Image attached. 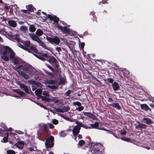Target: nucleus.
<instances>
[{
  "label": "nucleus",
  "instance_id": "obj_5",
  "mask_svg": "<svg viewBox=\"0 0 154 154\" xmlns=\"http://www.w3.org/2000/svg\"><path fill=\"white\" fill-rule=\"evenodd\" d=\"M53 140L54 137L52 136H51L47 139L45 143L46 146L47 147L51 148L53 146Z\"/></svg>",
  "mask_w": 154,
  "mask_h": 154
},
{
  "label": "nucleus",
  "instance_id": "obj_62",
  "mask_svg": "<svg viewBox=\"0 0 154 154\" xmlns=\"http://www.w3.org/2000/svg\"><path fill=\"white\" fill-rule=\"evenodd\" d=\"M58 103H60L61 104H63V103L62 100L58 99Z\"/></svg>",
  "mask_w": 154,
  "mask_h": 154
},
{
  "label": "nucleus",
  "instance_id": "obj_40",
  "mask_svg": "<svg viewBox=\"0 0 154 154\" xmlns=\"http://www.w3.org/2000/svg\"><path fill=\"white\" fill-rule=\"evenodd\" d=\"M18 46L19 47L23 49L24 50L29 52V49L28 48L24 47L23 45L19 44Z\"/></svg>",
  "mask_w": 154,
  "mask_h": 154
},
{
  "label": "nucleus",
  "instance_id": "obj_27",
  "mask_svg": "<svg viewBox=\"0 0 154 154\" xmlns=\"http://www.w3.org/2000/svg\"><path fill=\"white\" fill-rule=\"evenodd\" d=\"M35 94L37 96H39L42 93V90L41 89H37L35 91Z\"/></svg>",
  "mask_w": 154,
  "mask_h": 154
},
{
  "label": "nucleus",
  "instance_id": "obj_21",
  "mask_svg": "<svg viewBox=\"0 0 154 154\" xmlns=\"http://www.w3.org/2000/svg\"><path fill=\"white\" fill-rule=\"evenodd\" d=\"M15 146H17L19 148L22 149L23 147L24 143L23 142H18Z\"/></svg>",
  "mask_w": 154,
  "mask_h": 154
},
{
  "label": "nucleus",
  "instance_id": "obj_15",
  "mask_svg": "<svg viewBox=\"0 0 154 154\" xmlns=\"http://www.w3.org/2000/svg\"><path fill=\"white\" fill-rule=\"evenodd\" d=\"M112 86L113 89L115 91H116L120 88L119 84L116 82H115L112 84Z\"/></svg>",
  "mask_w": 154,
  "mask_h": 154
},
{
  "label": "nucleus",
  "instance_id": "obj_9",
  "mask_svg": "<svg viewBox=\"0 0 154 154\" xmlns=\"http://www.w3.org/2000/svg\"><path fill=\"white\" fill-rule=\"evenodd\" d=\"M47 40L52 44L57 45L58 43V39L57 38H51L47 37Z\"/></svg>",
  "mask_w": 154,
  "mask_h": 154
},
{
  "label": "nucleus",
  "instance_id": "obj_6",
  "mask_svg": "<svg viewBox=\"0 0 154 154\" xmlns=\"http://www.w3.org/2000/svg\"><path fill=\"white\" fill-rule=\"evenodd\" d=\"M58 29H60L61 30L63 33H68L69 34L71 35L73 34L72 32H70V29L69 28H68L66 26H61L58 25Z\"/></svg>",
  "mask_w": 154,
  "mask_h": 154
},
{
  "label": "nucleus",
  "instance_id": "obj_24",
  "mask_svg": "<svg viewBox=\"0 0 154 154\" xmlns=\"http://www.w3.org/2000/svg\"><path fill=\"white\" fill-rule=\"evenodd\" d=\"M36 34L38 36H41L43 34V32L40 29H38L35 32Z\"/></svg>",
  "mask_w": 154,
  "mask_h": 154
},
{
  "label": "nucleus",
  "instance_id": "obj_60",
  "mask_svg": "<svg viewBox=\"0 0 154 154\" xmlns=\"http://www.w3.org/2000/svg\"><path fill=\"white\" fill-rule=\"evenodd\" d=\"M47 86L48 87H49L51 88H52V89H54L55 88V87L54 86H49V85H48Z\"/></svg>",
  "mask_w": 154,
  "mask_h": 154
},
{
  "label": "nucleus",
  "instance_id": "obj_41",
  "mask_svg": "<svg viewBox=\"0 0 154 154\" xmlns=\"http://www.w3.org/2000/svg\"><path fill=\"white\" fill-rule=\"evenodd\" d=\"M71 92V91L70 90H68L65 93V94L67 96H69Z\"/></svg>",
  "mask_w": 154,
  "mask_h": 154
},
{
  "label": "nucleus",
  "instance_id": "obj_48",
  "mask_svg": "<svg viewBox=\"0 0 154 154\" xmlns=\"http://www.w3.org/2000/svg\"><path fill=\"white\" fill-rule=\"evenodd\" d=\"M90 15L92 16L93 17L96 16L95 15V13L94 11L91 12L90 13Z\"/></svg>",
  "mask_w": 154,
  "mask_h": 154
},
{
  "label": "nucleus",
  "instance_id": "obj_19",
  "mask_svg": "<svg viewBox=\"0 0 154 154\" xmlns=\"http://www.w3.org/2000/svg\"><path fill=\"white\" fill-rule=\"evenodd\" d=\"M9 25L13 27H15L16 26L17 23L15 21L13 20H10L8 21Z\"/></svg>",
  "mask_w": 154,
  "mask_h": 154
},
{
  "label": "nucleus",
  "instance_id": "obj_49",
  "mask_svg": "<svg viewBox=\"0 0 154 154\" xmlns=\"http://www.w3.org/2000/svg\"><path fill=\"white\" fill-rule=\"evenodd\" d=\"M127 133V132L125 131H124L120 132V134L122 135H125Z\"/></svg>",
  "mask_w": 154,
  "mask_h": 154
},
{
  "label": "nucleus",
  "instance_id": "obj_14",
  "mask_svg": "<svg viewBox=\"0 0 154 154\" xmlns=\"http://www.w3.org/2000/svg\"><path fill=\"white\" fill-rule=\"evenodd\" d=\"M109 105L116 108L118 110H120L121 109V107L119 104L118 103H113L110 104Z\"/></svg>",
  "mask_w": 154,
  "mask_h": 154
},
{
  "label": "nucleus",
  "instance_id": "obj_43",
  "mask_svg": "<svg viewBox=\"0 0 154 154\" xmlns=\"http://www.w3.org/2000/svg\"><path fill=\"white\" fill-rule=\"evenodd\" d=\"M107 80L110 83H113L114 81V80L110 78H108Z\"/></svg>",
  "mask_w": 154,
  "mask_h": 154
},
{
  "label": "nucleus",
  "instance_id": "obj_56",
  "mask_svg": "<svg viewBox=\"0 0 154 154\" xmlns=\"http://www.w3.org/2000/svg\"><path fill=\"white\" fill-rule=\"evenodd\" d=\"M18 93L21 95H23L24 94V93L21 91H19Z\"/></svg>",
  "mask_w": 154,
  "mask_h": 154
},
{
  "label": "nucleus",
  "instance_id": "obj_59",
  "mask_svg": "<svg viewBox=\"0 0 154 154\" xmlns=\"http://www.w3.org/2000/svg\"><path fill=\"white\" fill-rule=\"evenodd\" d=\"M58 116H61L62 117L64 118V119H65L64 116L63 114H61L60 113H58Z\"/></svg>",
  "mask_w": 154,
  "mask_h": 154
},
{
  "label": "nucleus",
  "instance_id": "obj_12",
  "mask_svg": "<svg viewBox=\"0 0 154 154\" xmlns=\"http://www.w3.org/2000/svg\"><path fill=\"white\" fill-rule=\"evenodd\" d=\"M69 109V108L68 106H63L61 109L58 108V112H67Z\"/></svg>",
  "mask_w": 154,
  "mask_h": 154
},
{
  "label": "nucleus",
  "instance_id": "obj_55",
  "mask_svg": "<svg viewBox=\"0 0 154 154\" xmlns=\"http://www.w3.org/2000/svg\"><path fill=\"white\" fill-rule=\"evenodd\" d=\"M93 21H95L96 23H97V18L96 16L93 17Z\"/></svg>",
  "mask_w": 154,
  "mask_h": 154
},
{
  "label": "nucleus",
  "instance_id": "obj_30",
  "mask_svg": "<svg viewBox=\"0 0 154 154\" xmlns=\"http://www.w3.org/2000/svg\"><path fill=\"white\" fill-rule=\"evenodd\" d=\"M61 137H64L66 135V134L65 132L64 131H61L59 134Z\"/></svg>",
  "mask_w": 154,
  "mask_h": 154
},
{
  "label": "nucleus",
  "instance_id": "obj_58",
  "mask_svg": "<svg viewBox=\"0 0 154 154\" xmlns=\"http://www.w3.org/2000/svg\"><path fill=\"white\" fill-rule=\"evenodd\" d=\"M14 63H18V60L17 58H14Z\"/></svg>",
  "mask_w": 154,
  "mask_h": 154
},
{
  "label": "nucleus",
  "instance_id": "obj_32",
  "mask_svg": "<svg viewBox=\"0 0 154 154\" xmlns=\"http://www.w3.org/2000/svg\"><path fill=\"white\" fill-rule=\"evenodd\" d=\"M30 49L32 52L37 53V50L35 47L31 46L30 48Z\"/></svg>",
  "mask_w": 154,
  "mask_h": 154
},
{
  "label": "nucleus",
  "instance_id": "obj_52",
  "mask_svg": "<svg viewBox=\"0 0 154 154\" xmlns=\"http://www.w3.org/2000/svg\"><path fill=\"white\" fill-rule=\"evenodd\" d=\"M48 125L51 129H52L54 128V126L51 124L49 123L48 124Z\"/></svg>",
  "mask_w": 154,
  "mask_h": 154
},
{
  "label": "nucleus",
  "instance_id": "obj_23",
  "mask_svg": "<svg viewBox=\"0 0 154 154\" xmlns=\"http://www.w3.org/2000/svg\"><path fill=\"white\" fill-rule=\"evenodd\" d=\"M121 139L122 140L127 142H131V139L129 138L126 137H122Z\"/></svg>",
  "mask_w": 154,
  "mask_h": 154
},
{
  "label": "nucleus",
  "instance_id": "obj_10",
  "mask_svg": "<svg viewBox=\"0 0 154 154\" xmlns=\"http://www.w3.org/2000/svg\"><path fill=\"white\" fill-rule=\"evenodd\" d=\"M147 127V125L139 122L138 125L136 126L135 128L139 130H142L143 129H146Z\"/></svg>",
  "mask_w": 154,
  "mask_h": 154
},
{
  "label": "nucleus",
  "instance_id": "obj_17",
  "mask_svg": "<svg viewBox=\"0 0 154 154\" xmlns=\"http://www.w3.org/2000/svg\"><path fill=\"white\" fill-rule=\"evenodd\" d=\"M140 107L142 109L146 111H147L149 109L150 110V109L148 106V105L146 104H141Z\"/></svg>",
  "mask_w": 154,
  "mask_h": 154
},
{
  "label": "nucleus",
  "instance_id": "obj_44",
  "mask_svg": "<svg viewBox=\"0 0 154 154\" xmlns=\"http://www.w3.org/2000/svg\"><path fill=\"white\" fill-rule=\"evenodd\" d=\"M107 101L108 102H113L114 101L112 98L109 97L108 98Z\"/></svg>",
  "mask_w": 154,
  "mask_h": 154
},
{
  "label": "nucleus",
  "instance_id": "obj_50",
  "mask_svg": "<svg viewBox=\"0 0 154 154\" xmlns=\"http://www.w3.org/2000/svg\"><path fill=\"white\" fill-rule=\"evenodd\" d=\"M29 68H24L23 69V71L24 72H26V73H27V72L29 71Z\"/></svg>",
  "mask_w": 154,
  "mask_h": 154
},
{
  "label": "nucleus",
  "instance_id": "obj_28",
  "mask_svg": "<svg viewBox=\"0 0 154 154\" xmlns=\"http://www.w3.org/2000/svg\"><path fill=\"white\" fill-rule=\"evenodd\" d=\"M41 98L43 100L48 102L52 100V99L51 98H50L49 97H45L42 96L41 97Z\"/></svg>",
  "mask_w": 154,
  "mask_h": 154
},
{
  "label": "nucleus",
  "instance_id": "obj_51",
  "mask_svg": "<svg viewBox=\"0 0 154 154\" xmlns=\"http://www.w3.org/2000/svg\"><path fill=\"white\" fill-rule=\"evenodd\" d=\"M108 0H102L101 1V3L103 4H106L107 3V1ZM101 2H100L99 3V4H100Z\"/></svg>",
  "mask_w": 154,
  "mask_h": 154
},
{
  "label": "nucleus",
  "instance_id": "obj_37",
  "mask_svg": "<svg viewBox=\"0 0 154 154\" xmlns=\"http://www.w3.org/2000/svg\"><path fill=\"white\" fill-rule=\"evenodd\" d=\"M84 109V107L81 105V106H79V107L78 108H76V109L79 111H81L83 110Z\"/></svg>",
  "mask_w": 154,
  "mask_h": 154
},
{
  "label": "nucleus",
  "instance_id": "obj_20",
  "mask_svg": "<svg viewBox=\"0 0 154 154\" xmlns=\"http://www.w3.org/2000/svg\"><path fill=\"white\" fill-rule=\"evenodd\" d=\"M90 125L92 127V128L99 129V128H101L100 127H99V124L98 122H95L94 124H90Z\"/></svg>",
  "mask_w": 154,
  "mask_h": 154
},
{
  "label": "nucleus",
  "instance_id": "obj_4",
  "mask_svg": "<svg viewBox=\"0 0 154 154\" xmlns=\"http://www.w3.org/2000/svg\"><path fill=\"white\" fill-rule=\"evenodd\" d=\"M29 35L33 40L37 42L41 46H44V42H42L34 33H30L29 34Z\"/></svg>",
  "mask_w": 154,
  "mask_h": 154
},
{
  "label": "nucleus",
  "instance_id": "obj_26",
  "mask_svg": "<svg viewBox=\"0 0 154 154\" xmlns=\"http://www.w3.org/2000/svg\"><path fill=\"white\" fill-rule=\"evenodd\" d=\"M29 29V31L32 32H34L36 30V28L32 25L30 26Z\"/></svg>",
  "mask_w": 154,
  "mask_h": 154
},
{
  "label": "nucleus",
  "instance_id": "obj_42",
  "mask_svg": "<svg viewBox=\"0 0 154 154\" xmlns=\"http://www.w3.org/2000/svg\"><path fill=\"white\" fill-rule=\"evenodd\" d=\"M112 134L114 137L117 139H119L120 138L118 134H116L114 132Z\"/></svg>",
  "mask_w": 154,
  "mask_h": 154
},
{
  "label": "nucleus",
  "instance_id": "obj_39",
  "mask_svg": "<svg viewBox=\"0 0 154 154\" xmlns=\"http://www.w3.org/2000/svg\"><path fill=\"white\" fill-rule=\"evenodd\" d=\"M120 74L119 75L120 79H123L124 77V73L123 72L121 71L120 72Z\"/></svg>",
  "mask_w": 154,
  "mask_h": 154
},
{
  "label": "nucleus",
  "instance_id": "obj_25",
  "mask_svg": "<svg viewBox=\"0 0 154 154\" xmlns=\"http://www.w3.org/2000/svg\"><path fill=\"white\" fill-rule=\"evenodd\" d=\"M75 123L77 125L76 126H78L79 128H81L80 127H84V125L82 124L81 122L77 120L75 122Z\"/></svg>",
  "mask_w": 154,
  "mask_h": 154
},
{
  "label": "nucleus",
  "instance_id": "obj_35",
  "mask_svg": "<svg viewBox=\"0 0 154 154\" xmlns=\"http://www.w3.org/2000/svg\"><path fill=\"white\" fill-rule=\"evenodd\" d=\"M85 143V142L83 140H80L79 141V144L80 146H83Z\"/></svg>",
  "mask_w": 154,
  "mask_h": 154
},
{
  "label": "nucleus",
  "instance_id": "obj_53",
  "mask_svg": "<svg viewBox=\"0 0 154 154\" xmlns=\"http://www.w3.org/2000/svg\"><path fill=\"white\" fill-rule=\"evenodd\" d=\"M16 37L15 38V40L17 41V42H19L20 41V39L19 38L17 37L18 36V35H16Z\"/></svg>",
  "mask_w": 154,
  "mask_h": 154
},
{
  "label": "nucleus",
  "instance_id": "obj_8",
  "mask_svg": "<svg viewBox=\"0 0 154 154\" xmlns=\"http://www.w3.org/2000/svg\"><path fill=\"white\" fill-rule=\"evenodd\" d=\"M83 114L85 116L88 117L93 120H95L97 118L91 112H83Z\"/></svg>",
  "mask_w": 154,
  "mask_h": 154
},
{
  "label": "nucleus",
  "instance_id": "obj_18",
  "mask_svg": "<svg viewBox=\"0 0 154 154\" xmlns=\"http://www.w3.org/2000/svg\"><path fill=\"white\" fill-rule=\"evenodd\" d=\"M71 58L75 62H77L78 63L77 61V59H79L78 57L77 56L76 54L75 53H72V55L71 56Z\"/></svg>",
  "mask_w": 154,
  "mask_h": 154
},
{
  "label": "nucleus",
  "instance_id": "obj_34",
  "mask_svg": "<svg viewBox=\"0 0 154 154\" xmlns=\"http://www.w3.org/2000/svg\"><path fill=\"white\" fill-rule=\"evenodd\" d=\"M20 30L22 31H25L28 30L27 28L24 26H21L20 28Z\"/></svg>",
  "mask_w": 154,
  "mask_h": 154
},
{
  "label": "nucleus",
  "instance_id": "obj_63",
  "mask_svg": "<svg viewBox=\"0 0 154 154\" xmlns=\"http://www.w3.org/2000/svg\"><path fill=\"white\" fill-rule=\"evenodd\" d=\"M150 106L153 108H154V104H149Z\"/></svg>",
  "mask_w": 154,
  "mask_h": 154
},
{
  "label": "nucleus",
  "instance_id": "obj_64",
  "mask_svg": "<svg viewBox=\"0 0 154 154\" xmlns=\"http://www.w3.org/2000/svg\"><path fill=\"white\" fill-rule=\"evenodd\" d=\"M39 59H40L41 60H42L43 61L45 60V59H44V58H43L41 57H39Z\"/></svg>",
  "mask_w": 154,
  "mask_h": 154
},
{
  "label": "nucleus",
  "instance_id": "obj_31",
  "mask_svg": "<svg viewBox=\"0 0 154 154\" xmlns=\"http://www.w3.org/2000/svg\"><path fill=\"white\" fill-rule=\"evenodd\" d=\"M26 8L29 11H32L33 10L34 8L31 5H29L26 6Z\"/></svg>",
  "mask_w": 154,
  "mask_h": 154
},
{
  "label": "nucleus",
  "instance_id": "obj_36",
  "mask_svg": "<svg viewBox=\"0 0 154 154\" xmlns=\"http://www.w3.org/2000/svg\"><path fill=\"white\" fill-rule=\"evenodd\" d=\"M73 104L74 106H80L81 105V103L79 101L73 102Z\"/></svg>",
  "mask_w": 154,
  "mask_h": 154
},
{
  "label": "nucleus",
  "instance_id": "obj_38",
  "mask_svg": "<svg viewBox=\"0 0 154 154\" xmlns=\"http://www.w3.org/2000/svg\"><path fill=\"white\" fill-rule=\"evenodd\" d=\"M7 154H14L15 152L12 150H8L7 152Z\"/></svg>",
  "mask_w": 154,
  "mask_h": 154
},
{
  "label": "nucleus",
  "instance_id": "obj_7",
  "mask_svg": "<svg viewBox=\"0 0 154 154\" xmlns=\"http://www.w3.org/2000/svg\"><path fill=\"white\" fill-rule=\"evenodd\" d=\"M80 129L81 128H79L78 126H75L72 130L73 134L75 137V138H76L77 136L79 133Z\"/></svg>",
  "mask_w": 154,
  "mask_h": 154
},
{
  "label": "nucleus",
  "instance_id": "obj_45",
  "mask_svg": "<svg viewBox=\"0 0 154 154\" xmlns=\"http://www.w3.org/2000/svg\"><path fill=\"white\" fill-rule=\"evenodd\" d=\"M43 94L45 96H48V92L47 91H44L43 92Z\"/></svg>",
  "mask_w": 154,
  "mask_h": 154
},
{
  "label": "nucleus",
  "instance_id": "obj_47",
  "mask_svg": "<svg viewBox=\"0 0 154 154\" xmlns=\"http://www.w3.org/2000/svg\"><path fill=\"white\" fill-rule=\"evenodd\" d=\"M52 123L54 125H57L58 123V121L57 120L54 119L52 120Z\"/></svg>",
  "mask_w": 154,
  "mask_h": 154
},
{
  "label": "nucleus",
  "instance_id": "obj_33",
  "mask_svg": "<svg viewBox=\"0 0 154 154\" xmlns=\"http://www.w3.org/2000/svg\"><path fill=\"white\" fill-rule=\"evenodd\" d=\"M99 129L104 130L107 131L109 132L110 134H113L114 132H113L112 130H107L106 129L102 127L101 128H99Z\"/></svg>",
  "mask_w": 154,
  "mask_h": 154
},
{
  "label": "nucleus",
  "instance_id": "obj_57",
  "mask_svg": "<svg viewBox=\"0 0 154 154\" xmlns=\"http://www.w3.org/2000/svg\"><path fill=\"white\" fill-rule=\"evenodd\" d=\"M30 82L32 84H37L36 82L33 80H31Z\"/></svg>",
  "mask_w": 154,
  "mask_h": 154
},
{
  "label": "nucleus",
  "instance_id": "obj_3",
  "mask_svg": "<svg viewBox=\"0 0 154 154\" xmlns=\"http://www.w3.org/2000/svg\"><path fill=\"white\" fill-rule=\"evenodd\" d=\"M58 74H59L60 79L58 82V88L61 85H64L67 83L66 76L63 74L61 73L60 69L58 68Z\"/></svg>",
  "mask_w": 154,
  "mask_h": 154
},
{
  "label": "nucleus",
  "instance_id": "obj_1",
  "mask_svg": "<svg viewBox=\"0 0 154 154\" xmlns=\"http://www.w3.org/2000/svg\"><path fill=\"white\" fill-rule=\"evenodd\" d=\"M88 151L93 154H103L104 149L102 145L100 143H89Z\"/></svg>",
  "mask_w": 154,
  "mask_h": 154
},
{
  "label": "nucleus",
  "instance_id": "obj_54",
  "mask_svg": "<svg viewBox=\"0 0 154 154\" xmlns=\"http://www.w3.org/2000/svg\"><path fill=\"white\" fill-rule=\"evenodd\" d=\"M85 45V43L83 42H82L81 43V46L82 48H84Z\"/></svg>",
  "mask_w": 154,
  "mask_h": 154
},
{
  "label": "nucleus",
  "instance_id": "obj_16",
  "mask_svg": "<svg viewBox=\"0 0 154 154\" xmlns=\"http://www.w3.org/2000/svg\"><path fill=\"white\" fill-rule=\"evenodd\" d=\"M143 120L144 123L148 125H151L153 123V121L151 119L147 118H144Z\"/></svg>",
  "mask_w": 154,
  "mask_h": 154
},
{
  "label": "nucleus",
  "instance_id": "obj_61",
  "mask_svg": "<svg viewBox=\"0 0 154 154\" xmlns=\"http://www.w3.org/2000/svg\"><path fill=\"white\" fill-rule=\"evenodd\" d=\"M78 137L79 139H81L82 138V135L80 134H78Z\"/></svg>",
  "mask_w": 154,
  "mask_h": 154
},
{
  "label": "nucleus",
  "instance_id": "obj_29",
  "mask_svg": "<svg viewBox=\"0 0 154 154\" xmlns=\"http://www.w3.org/2000/svg\"><path fill=\"white\" fill-rule=\"evenodd\" d=\"M6 137H5L3 138V140L2 142L4 143H6L8 141V134L7 133L6 134Z\"/></svg>",
  "mask_w": 154,
  "mask_h": 154
},
{
  "label": "nucleus",
  "instance_id": "obj_13",
  "mask_svg": "<svg viewBox=\"0 0 154 154\" xmlns=\"http://www.w3.org/2000/svg\"><path fill=\"white\" fill-rule=\"evenodd\" d=\"M18 71V72L19 74L21 75L22 76L26 79H29L30 77L32 76V75L30 73L29 74V75H28L27 74H25L24 72H23L21 71Z\"/></svg>",
  "mask_w": 154,
  "mask_h": 154
},
{
  "label": "nucleus",
  "instance_id": "obj_11",
  "mask_svg": "<svg viewBox=\"0 0 154 154\" xmlns=\"http://www.w3.org/2000/svg\"><path fill=\"white\" fill-rule=\"evenodd\" d=\"M75 44V42L73 41H71L69 42H66V45L71 51H72L74 46Z\"/></svg>",
  "mask_w": 154,
  "mask_h": 154
},
{
  "label": "nucleus",
  "instance_id": "obj_46",
  "mask_svg": "<svg viewBox=\"0 0 154 154\" xmlns=\"http://www.w3.org/2000/svg\"><path fill=\"white\" fill-rule=\"evenodd\" d=\"M25 45L27 47H29L30 45V43L29 42H26L25 43Z\"/></svg>",
  "mask_w": 154,
  "mask_h": 154
},
{
  "label": "nucleus",
  "instance_id": "obj_22",
  "mask_svg": "<svg viewBox=\"0 0 154 154\" xmlns=\"http://www.w3.org/2000/svg\"><path fill=\"white\" fill-rule=\"evenodd\" d=\"M20 86L21 88L25 91L26 93H29V88L26 86L23 85H21Z\"/></svg>",
  "mask_w": 154,
  "mask_h": 154
},
{
  "label": "nucleus",
  "instance_id": "obj_2",
  "mask_svg": "<svg viewBox=\"0 0 154 154\" xmlns=\"http://www.w3.org/2000/svg\"><path fill=\"white\" fill-rule=\"evenodd\" d=\"M4 48L5 51L1 54V57L5 60H8V57L6 55L8 52L10 55V58L11 59L13 58L14 57V53L13 52L11 49L8 47L6 46H4Z\"/></svg>",
  "mask_w": 154,
  "mask_h": 154
}]
</instances>
